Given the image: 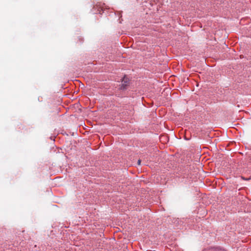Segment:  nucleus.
Returning <instances> with one entry per match:
<instances>
[{
	"label": "nucleus",
	"instance_id": "nucleus-1",
	"mask_svg": "<svg viewBox=\"0 0 251 251\" xmlns=\"http://www.w3.org/2000/svg\"><path fill=\"white\" fill-rule=\"evenodd\" d=\"M129 79L126 77L125 76L123 78V80L122 81V84L121 87V88L122 89H126V87L129 84Z\"/></svg>",
	"mask_w": 251,
	"mask_h": 251
},
{
	"label": "nucleus",
	"instance_id": "nucleus-2",
	"mask_svg": "<svg viewBox=\"0 0 251 251\" xmlns=\"http://www.w3.org/2000/svg\"><path fill=\"white\" fill-rule=\"evenodd\" d=\"M141 160H140V159H139V160H138V162H137L138 165H140V164H141Z\"/></svg>",
	"mask_w": 251,
	"mask_h": 251
}]
</instances>
